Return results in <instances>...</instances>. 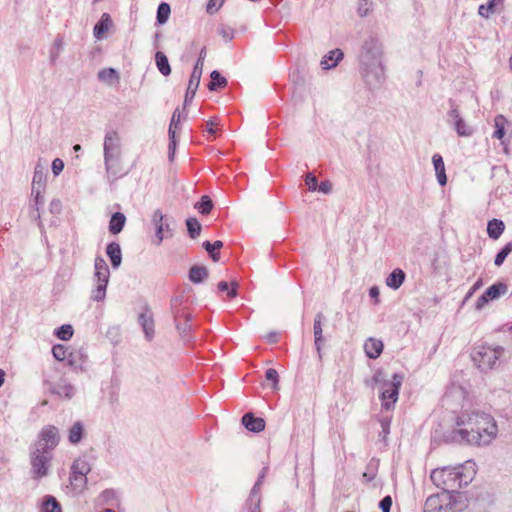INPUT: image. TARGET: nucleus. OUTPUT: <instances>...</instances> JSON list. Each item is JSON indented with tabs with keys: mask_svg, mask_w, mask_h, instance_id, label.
I'll return each mask as SVG.
<instances>
[{
	"mask_svg": "<svg viewBox=\"0 0 512 512\" xmlns=\"http://www.w3.org/2000/svg\"><path fill=\"white\" fill-rule=\"evenodd\" d=\"M383 54V45L377 36L369 35L363 40L358 54L359 70L371 89L380 87L385 80Z\"/></svg>",
	"mask_w": 512,
	"mask_h": 512,
	"instance_id": "nucleus-1",
	"label": "nucleus"
},
{
	"mask_svg": "<svg viewBox=\"0 0 512 512\" xmlns=\"http://www.w3.org/2000/svg\"><path fill=\"white\" fill-rule=\"evenodd\" d=\"M458 433L468 444L488 445L497 435V425L493 417L485 412H465L458 417Z\"/></svg>",
	"mask_w": 512,
	"mask_h": 512,
	"instance_id": "nucleus-2",
	"label": "nucleus"
},
{
	"mask_svg": "<svg viewBox=\"0 0 512 512\" xmlns=\"http://www.w3.org/2000/svg\"><path fill=\"white\" fill-rule=\"evenodd\" d=\"M475 473V463L468 461L454 467L434 469L430 478L438 488L442 489L441 492L459 494L458 490L471 483Z\"/></svg>",
	"mask_w": 512,
	"mask_h": 512,
	"instance_id": "nucleus-3",
	"label": "nucleus"
},
{
	"mask_svg": "<svg viewBox=\"0 0 512 512\" xmlns=\"http://www.w3.org/2000/svg\"><path fill=\"white\" fill-rule=\"evenodd\" d=\"M103 152L107 177L114 180L122 175L120 164L121 144L120 137L116 131L106 133L103 143Z\"/></svg>",
	"mask_w": 512,
	"mask_h": 512,
	"instance_id": "nucleus-4",
	"label": "nucleus"
},
{
	"mask_svg": "<svg viewBox=\"0 0 512 512\" xmlns=\"http://www.w3.org/2000/svg\"><path fill=\"white\" fill-rule=\"evenodd\" d=\"M466 505L461 494L439 492L426 499L423 512H461Z\"/></svg>",
	"mask_w": 512,
	"mask_h": 512,
	"instance_id": "nucleus-5",
	"label": "nucleus"
},
{
	"mask_svg": "<svg viewBox=\"0 0 512 512\" xmlns=\"http://www.w3.org/2000/svg\"><path fill=\"white\" fill-rule=\"evenodd\" d=\"M502 353L503 348L500 346L479 345L473 349L471 357L481 371H488L494 368Z\"/></svg>",
	"mask_w": 512,
	"mask_h": 512,
	"instance_id": "nucleus-6",
	"label": "nucleus"
},
{
	"mask_svg": "<svg viewBox=\"0 0 512 512\" xmlns=\"http://www.w3.org/2000/svg\"><path fill=\"white\" fill-rule=\"evenodd\" d=\"M52 458L53 453L30 447V465L33 479H41L48 475Z\"/></svg>",
	"mask_w": 512,
	"mask_h": 512,
	"instance_id": "nucleus-7",
	"label": "nucleus"
},
{
	"mask_svg": "<svg viewBox=\"0 0 512 512\" xmlns=\"http://www.w3.org/2000/svg\"><path fill=\"white\" fill-rule=\"evenodd\" d=\"M94 277L97 281L95 289L91 292V299L94 301H102L106 297V289L109 282L110 272L106 261L98 256L95 258Z\"/></svg>",
	"mask_w": 512,
	"mask_h": 512,
	"instance_id": "nucleus-8",
	"label": "nucleus"
},
{
	"mask_svg": "<svg viewBox=\"0 0 512 512\" xmlns=\"http://www.w3.org/2000/svg\"><path fill=\"white\" fill-rule=\"evenodd\" d=\"M403 382V375L394 373L391 381H385L382 384V392L380 398L382 400V408L390 410L398 400L399 390Z\"/></svg>",
	"mask_w": 512,
	"mask_h": 512,
	"instance_id": "nucleus-9",
	"label": "nucleus"
},
{
	"mask_svg": "<svg viewBox=\"0 0 512 512\" xmlns=\"http://www.w3.org/2000/svg\"><path fill=\"white\" fill-rule=\"evenodd\" d=\"M59 441L60 434L58 428L54 425H46L41 429L37 440L31 446L52 453L59 444Z\"/></svg>",
	"mask_w": 512,
	"mask_h": 512,
	"instance_id": "nucleus-10",
	"label": "nucleus"
},
{
	"mask_svg": "<svg viewBox=\"0 0 512 512\" xmlns=\"http://www.w3.org/2000/svg\"><path fill=\"white\" fill-rule=\"evenodd\" d=\"M172 220L164 215L160 209L154 211L152 215V224L155 228L156 245H160L166 238L173 237V229L171 228Z\"/></svg>",
	"mask_w": 512,
	"mask_h": 512,
	"instance_id": "nucleus-11",
	"label": "nucleus"
},
{
	"mask_svg": "<svg viewBox=\"0 0 512 512\" xmlns=\"http://www.w3.org/2000/svg\"><path fill=\"white\" fill-rule=\"evenodd\" d=\"M508 290V287L503 282H497L487 288L485 292L478 298L475 304L477 310H482L490 301H494L503 296Z\"/></svg>",
	"mask_w": 512,
	"mask_h": 512,
	"instance_id": "nucleus-12",
	"label": "nucleus"
},
{
	"mask_svg": "<svg viewBox=\"0 0 512 512\" xmlns=\"http://www.w3.org/2000/svg\"><path fill=\"white\" fill-rule=\"evenodd\" d=\"M45 383L50 393L61 399L70 400L76 394V388L66 378H61L58 382Z\"/></svg>",
	"mask_w": 512,
	"mask_h": 512,
	"instance_id": "nucleus-13",
	"label": "nucleus"
},
{
	"mask_svg": "<svg viewBox=\"0 0 512 512\" xmlns=\"http://www.w3.org/2000/svg\"><path fill=\"white\" fill-rule=\"evenodd\" d=\"M324 319V315L322 312H318L314 318L313 324V334H314V344L316 348V352L319 360H322V346L324 343L323 337V329H322V321Z\"/></svg>",
	"mask_w": 512,
	"mask_h": 512,
	"instance_id": "nucleus-14",
	"label": "nucleus"
},
{
	"mask_svg": "<svg viewBox=\"0 0 512 512\" xmlns=\"http://www.w3.org/2000/svg\"><path fill=\"white\" fill-rule=\"evenodd\" d=\"M201 75H202V70H200V67H194L192 74L190 76V79H189V83H188V87H187V91H186V95H185V99H184L183 112H185L186 106L193 100V98L196 94V91H197L199 83H200Z\"/></svg>",
	"mask_w": 512,
	"mask_h": 512,
	"instance_id": "nucleus-15",
	"label": "nucleus"
},
{
	"mask_svg": "<svg viewBox=\"0 0 512 512\" xmlns=\"http://www.w3.org/2000/svg\"><path fill=\"white\" fill-rule=\"evenodd\" d=\"M181 117H182V113L180 112L179 109H176L174 111L171 121H170L169 131H168L169 140H170V143H169L170 159L172 158V156L174 155V152H175V148H176V136L175 135H176V130L180 129Z\"/></svg>",
	"mask_w": 512,
	"mask_h": 512,
	"instance_id": "nucleus-16",
	"label": "nucleus"
},
{
	"mask_svg": "<svg viewBox=\"0 0 512 512\" xmlns=\"http://www.w3.org/2000/svg\"><path fill=\"white\" fill-rule=\"evenodd\" d=\"M138 321L144 331L146 339L151 340L154 336V321L151 312L145 309L144 312L140 313Z\"/></svg>",
	"mask_w": 512,
	"mask_h": 512,
	"instance_id": "nucleus-17",
	"label": "nucleus"
},
{
	"mask_svg": "<svg viewBox=\"0 0 512 512\" xmlns=\"http://www.w3.org/2000/svg\"><path fill=\"white\" fill-rule=\"evenodd\" d=\"M242 424L245 428L252 432H261L265 429V421L263 418L254 417L252 413H246L242 417Z\"/></svg>",
	"mask_w": 512,
	"mask_h": 512,
	"instance_id": "nucleus-18",
	"label": "nucleus"
},
{
	"mask_svg": "<svg viewBox=\"0 0 512 512\" xmlns=\"http://www.w3.org/2000/svg\"><path fill=\"white\" fill-rule=\"evenodd\" d=\"M364 350L370 359H377L383 351V343L376 338H368L364 343Z\"/></svg>",
	"mask_w": 512,
	"mask_h": 512,
	"instance_id": "nucleus-19",
	"label": "nucleus"
},
{
	"mask_svg": "<svg viewBox=\"0 0 512 512\" xmlns=\"http://www.w3.org/2000/svg\"><path fill=\"white\" fill-rule=\"evenodd\" d=\"M343 56L344 54L341 49L331 50L322 58L320 65L324 70L334 68L342 60Z\"/></svg>",
	"mask_w": 512,
	"mask_h": 512,
	"instance_id": "nucleus-20",
	"label": "nucleus"
},
{
	"mask_svg": "<svg viewBox=\"0 0 512 512\" xmlns=\"http://www.w3.org/2000/svg\"><path fill=\"white\" fill-rule=\"evenodd\" d=\"M405 278V272L400 268H396L387 276L386 285L393 290H397L401 287Z\"/></svg>",
	"mask_w": 512,
	"mask_h": 512,
	"instance_id": "nucleus-21",
	"label": "nucleus"
},
{
	"mask_svg": "<svg viewBox=\"0 0 512 512\" xmlns=\"http://www.w3.org/2000/svg\"><path fill=\"white\" fill-rule=\"evenodd\" d=\"M47 175L45 173V166L38 162L34 169L32 188L45 189Z\"/></svg>",
	"mask_w": 512,
	"mask_h": 512,
	"instance_id": "nucleus-22",
	"label": "nucleus"
},
{
	"mask_svg": "<svg viewBox=\"0 0 512 512\" xmlns=\"http://www.w3.org/2000/svg\"><path fill=\"white\" fill-rule=\"evenodd\" d=\"M106 253L111 261L113 268H118L122 262V253L120 245L116 242H111L107 245Z\"/></svg>",
	"mask_w": 512,
	"mask_h": 512,
	"instance_id": "nucleus-23",
	"label": "nucleus"
},
{
	"mask_svg": "<svg viewBox=\"0 0 512 512\" xmlns=\"http://www.w3.org/2000/svg\"><path fill=\"white\" fill-rule=\"evenodd\" d=\"M432 162L439 184L441 186L446 185L447 177L445 173V165L442 156L440 154H434L432 157Z\"/></svg>",
	"mask_w": 512,
	"mask_h": 512,
	"instance_id": "nucleus-24",
	"label": "nucleus"
},
{
	"mask_svg": "<svg viewBox=\"0 0 512 512\" xmlns=\"http://www.w3.org/2000/svg\"><path fill=\"white\" fill-rule=\"evenodd\" d=\"M85 434V428L81 421H76L68 431V441L76 445L78 444Z\"/></svg>",
	"mask_w": 512,
	"mask_h": 512,
	"instance_id": "nucleus-25",
	"label": "nucleus"
},
{
	"mask_svg": "<svg viewBox=\"0 0 512 512\" xmlns=\"http://www.w3.org/2000/svg\"><path fill=\"white\" fill-rule=\"evenodd\" d=\"M126 223V217L121 212H115L109 222V231L111 234H118L122 231Z\"/></svg>",
	"mask_w": 512,
	"mask_h": 512,
	"instance_id": "nucleus-26",
	"label": "nucleus"
},
{
	"mask_svg": "<svg viewBox=\"0 0 512 512\" xmlns=\"http://www.w3.org/2000/svg\"><path fill=\"white\" fill-rule=\"evenodd\" d=\"M505 225L502 220L492 219L488 222L487 233L488 236L494 240L498 239L504 232Z\"/></svg>",
	"mask_w": 512,
	"mask_h": 512,
	"instance_id": "nucleus-27",
	"label": "nucleus"
},
{
	"mask_svg": "<svg viewBox=\"0 0 512 512\" xmlns=\"http://www.w3.org/2000/svg\"><path fill=\"white\" fill-rule=\"evenodd\" d=\"M208 277V269L205 266L194 265L190 268L189 279L193 283H201Z\"/></svg>",
	"mask_w": 512,
	"mask_h": 512,
	"instance_id": "nucleus-28",
	"label": "nucleus"
},
{
	"mask_svg": "<svg viewBox=\"0 0 512 512\" xmlns=\"http://www.w3.org/2000/svg\"><path fill=\"white\" fill-rule=\"evenodd\" d=\"M69 479L72 489L76 493H82L86 489L87 477L85 475L70 473Z\"/></svg>",
	"mask_w": 512,
	"mask_h": 512,
	"instance_id": "nucleus-29",
	"label": "nucleus"
},
{
	"mask_svg": "<svg viewBox=\"0 0 512 512\" xmlns=\"http://www.w3.org/2000/svg\"><path fill=\"white\" fill-rule=\"evenodd\" d=\"M91 471V466L85 458L76 459L71 466V473L85 475Z\"/></svg>",
	"mask_w": 512,
	"mask_h": 512,
	"instance_id": "nucleus-30",
	"label": "nucleus"
},
{
	"mask_svg": "<svg viewBox=\"0 0 512 512\" xmlns=\"http://www.w3.org/2000/svg\"><path fill=\"white\" fill-rule=\"evenodd\" d=\"M111 19L108 13H103L100 20L94 26V36L100 38L109 28Z\"/></svg>",
	"mask_w": 512,
	"mask_h": 512,
	"instance_id": "nucleus-31",
	"label": "nucleus"
},
{
	"mask_svg": "<svg viewBox=\"0 0 512 512\" xmlns=\"http://www.w3.org/2000/svg\"><path fill=\"white\" fill-rule=\"evenodd\" d=\"M155 61H156L157 68L161 72V74H163L164 76L170 75L171 67L169 65L167 56L163 52H161V51L156 52Z\"/></svg>",
	"mask_w": 512,
	"mask_h": 512,
	"instance_id": "nucleus-32",
	"label": "nucleus"
},
{
	"mask_svg": "<svg viewBox=\"0 0 512 512\" xmlns=\"http://www.w3.org/2000/svg\"><path fill=\"white\" fill-rule=\"evenodd\" d=\"M210 77H211V81L208 84V89L210 91H215L218 88L226 87V85H227L226 78L221 76V74L217 70L212 71Z\"/></svg>",
	"mask_w": 512,
	"mask_h": 512,
	"instance_id": "nucleus-33",
	"label": "nucleus"
},
{
	"mask_svg": "<svg viewBox=\"0 0 512 512\" xmlns=\"http://www.w3.org/2000/svg\"><path fill=\"white\" fill-rule=\"evenodd\" d=\"M203 248L209 253L210 257L213 261H218L220 258L219 252L217 250L223 247V242L220 240L215 241L214 243H210L209 241H205L202 244Z\"/></svg>",
	"mask_w": 512,
	"mask_h": 512,
	"instance_id": "nucleus-34",
	"label": "nucleus"
},
{
	"mask_svg": "<svg viewBox=\"0 0 512 512\" xmlns=\"http://www.w3.org/2000/svg\"><path fill=\"white\" fill-rule=\"evenodd\" d=\"M260 502L261 497L256 495L255 489L253 493H250L246 507L242 510V512H261Z\"/></svg>",
	"mask_w": 512,
	"mask_h": 512,
	"instance_id": "nucleus-35",
	"label": "nucleus"
},
{
	"mask_svg": "<svg viewBox=\"0 0 512 512\" xmlns=\"http://www.w3.org/2000/svg\"><path fill=\"white\" fill-rule=\"evenodd\" d=\"M448 103L450 110L447 113V121L450 125L453 126L455 123H457V120L461 119L462 117L460 115L459 107L455 100L449 99Z\"/></svg>",
	"mask_w": 512,
	"mask_h": 512,
	"instance_id": "nucleus-36",
	"label": "nucleus"
},
{
	"mask_svg": "<svg viewBox=\"0 0 512 512\" xmlns=\"http://www.w3.org/2000/svg\"><path fill=\"white\" fill-rule=\"evenodd\" d=\"M44 512H62L60 503L53 496L47 495L43 501Z\"/></svg>",
	"mask_w": 512,
	"mask_h": 512,
	"instance_id": "nucleus-37",
	"label": "nucleus"
},
{
	"mask_svg": "<svg viewBox=\"0 0 512 512\" xmlns=\"http://www.w3.org/2000/svg\"><path fill=\"white\" fill-rule=\"evenodd\" d=\"M171 9L170 5L166 2H162L159 4L157 8V15L156 19L158 24L163 25L167 22L169 15H170Z\"/></svg>",
	"mask_w": 512,
	"mask_h": 512,
	"instance_id": "nucleus-38",
	"label": "nucleus"
},
{
	"mask_svg": "<svg viewBox=\"0 0 512 512\" xmlns=\"http://www.w3.org/2000/svg\"><path fill=\"white\" fill-rule=\"evenodd\" d=\"M453 127L460 137H469L473 134V129L464 121L463 118L458 119L457 123H455Z\"/></svg>",
	"mask_w": 512,
	"mask_h": 512,
	"instance_id": "nucleus-39",
	"label": "nucleus"
},
{
	"mask_svg": "<svg viewBox=\"0 0 512 512\" xmlns=\"http://www.w3.org/2000/svg\"><path fill=\"white\" fill-rule=\"evenodd\" d=\"M186 226L189 233V236L193 239L198 237L201 232V224L196 218H188L186 220Z\"/></svg>",
	"mask_w": 512,
	"mask_h": 512,
	"instance_id": "nucleus-40",
	"label": "nucleus"
},
{
	"mask_svg": "<svg viewBox=\"0 0 512 512\" xmlns=\"http://www.w3.org/2000/svg\"><path fill=\"white\" fill-rule=\"evenodd\" d=\"M237 287L238 283L235 281L231 283V287L226 281H221L217 285L218 290L221 292H226L229 298H235L237 296Z\"/></svg>",
	"mask_w": 512,
	"mask_h": 512,
	"instance_id": "nucleus-41",
	"label": "nucleus"
},
{
	"mask_svg": "<svg viewBox=\"0 0 512 512\" xmlns=\"http://www.w3.org/2000/svg\"><path fill=\"white\" fill-rule=\"evenodd\" d=\"M195 207L201 214L207 215L212 210L213 203L209 196L204 195L201 197L200 201L195 205Z\"/></svg>",
	"mask_w": 512,
	"mask_h": 512,
	"instance_id": "nucleus-42",
	"label": "nucleus"
},
{
	"mask_svg": "<svg viewBox=\"0 0 512 512\" xmlns=\"http://www.w3.org/2000/svg\"><path fill=\"white\" fill-rule=\"evenodd\" d=\"M98 79L100 81L111 83L113 80H118L119 76L115 69L104 68L98 72Z\"/></svg>",
	"mask_w": 512,
	"mask_h": 512,
	"instance_id": "nucleus-43",
	"label": "nucleus"
},
{
	"mask_svg": "<svg viewBox=\"0 0 512 512\" xmlns=\"http://www.w3.org/2000/svg\"><path fill=\"white\" fill-rule=\"evenodd\" d=\"M505 122L506 119L502 115H498L495 117V131L493 133V137L497 139H502L505 135Z\"/></svg>",
	"mask_w": 512,
	"mask_h": 512,
	"instance_id": "nucleus-44",
	"label": "nucleus"
},
{
	"mask_svg": "<svg viewBox=\"0 0 512 512\" xmlns=\"http://www.w3.org/2000/svg\"><path fill=\"white\" fill-rule=\"evenodd\" d=\"M73 332V327L69 324H65L55 330V335L59 339L67 341L73 336Z\"/></svg>",
	"mask_w": 512,
	"mask_h": 512,
	"instance_id": "nucleus-45",
	"label": "nucleus"
},
{
	"mask_svg": "<svg viewBox=\"0 0 512 512\" xmlns=\"http://www.w3.org/2000/svg\"><path fill=\"white\" fill-rule=\"evenodd\" d=\"M512 252V243H507L496 255L494 263L496 266H501L506 257Z\"/></svg>",
	"mask_w": 512,
	"mask_h": 512,
	"instance_id": "nucleus-46",
	"label": "nucleus"
},
{
	"mask_svg": "<svg viewBox=\"0 0 512 512\" xmlns=\"http://www.w3.org/2000/svg\"><path fill=\"white\" fill-rule=\"evenodd\" d=\"M69 353L70 352H69L68 348L62 344L54 345L52 348L53 356L55 357V359H57L59 361L66 360Z\"/></svg>",
	"mask_w": 512,
	"mask_h": 512,
	"instance_id": "nucleus-47",
	"label": "nucleus"
},
{
	"mask_svg": "<svg viewBox=\"0 0 512 512\" xmlns=\"http://www.w3.org/2000/svg\"><path fill=\"white\" fill-rule=\"evenodd\" d=\"M372 8V1L371 0H359L358 7H357V13L360 17H365L369 14Z\"/></svg>",
	"mask_w": 512,
	"mask_h": 512,
	"instance_id": "nucleus-48",
	"label": "nucleus"
},
{
	"mask_svg": "<svg viewBox=\"0 0 512 512\" xmlns=\"http://www.w3.org/2000/svg\"><path fill=\"white\" fill-rule=\"evenodd\" d=\"M184 318H185L184 324H179V323L176 324V328L179 331V334L181 335L182 338H185L191 329V325L189 324V321L191 320L190 314H185Z\"/></svg>",
	"mask_w": 512,
	"mask_h": 512,
	"instance_id": "nucleus-49",
	"label": "nucleus"
},
{
	"mask_svg": "<svg viewBox=\"0 0 512 512\" xmlns=\"http://www.w3.org/2000/svg\"><path fill=\"white\" fill-rule=\"evenodd\" d=\"M224 2L225 0H209L206 6L207 13L213 15L223 6Z\"/></svg>",
	"mask_w": 512,
	"mask_h": 512,
	"instance_id": "nucleus-50",
	"label": "nucleus"
},
{
	"mask_svg": "<svg viewBox=\"0 0 512 512\" xmlns=\"http://www.w3.org/2000/svg\"><path fill=\"white\" fill-rule=\"evenodd\" d=\"M217 32L226 41H231L234 38V30L226 25L220 26Z\"/></svg>",
	"mask_w": 512,
	"mask_h": 512,
	"instance_id": "nucleus-51",
	"label": "nucleus"
},
{
	"mask_svg": "<svg viewBox=\"0 0 512 512\" xmlns=\"http://www.w3.org/2000/svg\"><path fill=\"white\" fill-rule=\"evenodd\" d=\"M265 377H266V379L268 381L272 382V387L274 389L278 388L279 375H278V372L275 369H273V368L267 369L266 373H265Z\"/></svg>",
	"mask_w": 512,
	"mask_h": 512,
	"instance_id": "nucleus-52",
	"label": "nucleus"
},
{
	"mask_svg": "<svg viewBox=\"0 0 512 512\" xmlns=\"http://www.w3.org/2000/svg\"><path fill=\"white\" fill-rule=\"evenodd\" d=\"M494 7H495V0H490L486 6L480 5L479 10H478L479 15H481L482 17L488 18L489 15L494 12Z\"/></svg>",
	"mask_w": 512,
	"mask_h": 512,
	"instance_id": "nucleus-53",
	"label": "nucleus"
},
{
	"mask_svg": "<svg viewBox=\"0 0 512 512\" xmlns=\"http://www.w3.org/2000/svg\"><path fill=\"white\" fill-rule=\"evenodd\" d=\"M267 472H268V468H267V467H264V468L261 470V472H260V474H259V476H258V480H257V481H256V483L254 484V486H253V488H252V490H251V492H250V493H253V492H254V490L256 489V495H257V496H260V486H261L262 481H263V479L265 478V476H266Z\"/></svg>",
	"mask_w": 512,
	"mask_h": 512,
	"instance_id": "nucleus-54",
	"label": "nucleus"
},
{
	"mask_svg": "<svg viewBox=\"0 0 512 512\" xmlns=\"http://www.w3.org/2000/svg\"><path fill=\"white\" fill-rule=\"evenodd\" d=\"M305 184L308 186L310 191H316L318 187V180L312 173H308L305 178Z\"/></svg>",
	"mask_w": 512,
	"mask_h": 512,
	"instance_id": "nucleus-55",
	"label": "nucleus"
},
{
	"mask_svg": "<svg viewBox=\"0 0 512 512\" xmlns=\"http://www.w3.org/2000/svg\"><path fill=\"white\" fill-rule=\"evenodd\" d=\"M392 506V498L390 495L385 496L379 502V507L382 512H390Z\"/></svg>",
	"mask_w": 512,
	"mask_h": 512,
	"instance_id": "nucleus-56",
	"label": "nucleus"
},
{
	"mask_svg": "<svg viewBox=\"0 0 512 512\" xmlns=\"http://www.w3.org/2000/svg\"><path fill=\"white\" fill-rule=\"evenodd\" d=\"M43 192H44V189H36V188L31 189V193L34 196L36 206L44 203Z\"/></svg>",
	"mask_w": 512,
	"mask_h": 512,
	"instance_id": "nucleus-57",
	"label": "nucleus"
},
{
	"mask_svg": "<svg viewBox=\"0 0 512 512\" xmlns=\"http://www.w3.org/2000/svg\"><path fill=\"white\" fill-rule=\"evenodd\" d=\"M64 169V162L60 158H55L52 162V171L55 176L59 175Z\"/></svg>",
	"mask_w": 512,
	"mask_h": 512,
	"instance_id": "nucleus-58",
	"label": "nucleus"
},
{
	"mask_svg": "<svg viewBox=\"0 0 512 512\" xmlns=\"http://www.w3.org/2000/svg\"><path fill=\"white\" fill-rule=\"evenodd\" d=\"M317 190L324 194H329L332 191V184L328 180L322 181L318 184Z\"/></svg>",
	"mask_w": 512,
	"mask_h": 512,
	"instance_id": "nucleus-59",
	"label": "nucleus"
},
{
	"mask_svg": "<svg viewBox=\"0 0 512 512\" xmlns=\"http://www.w3.org/2000/svg\"><path fill=\"white\" fill-rule=\"evenodd\" d=\"M482 285V279H478L466 294L465 300H468Z\"/></svg>",
	"mask_w": 512,
	"mask_h": 512,
	"instance_id": "nucleus-60",
	"label": "nucleus"
},
{
	"mask_svg": "<svg viewBox=\"0 0 512 512\" xmlns=\"http://www.w3.org/2000/svg\"><path fill=\"white\" fill-rule=\"evenodd\" d=\"M206 47H203L199 53V57H198V60L195 64L194 67H200V70H203V65H204V60H205V57H206Z\"/></svg>",
	"mask_w": 512,
	"mask_h": 512,
	"instance_id": "nucleus-61",
	"label": "nucleus"
},
{
	"mask_svg": "<svg viewBox=\"0 0 512 512\" xmlns=\"http://www.w3.org/2000/svg\"><path fill=\"white\" fill-rule=\"evenodd\" d=\"M218 125L215 120H208L205 124V131L209 134L214 135L216 133L215 126Z\"/></svg>",
	"mask_w": 512,
	"mask_h": 512,
	"instance_id": "nucleus-62",
	"label": "nucleus"
},
{
	"mask_svg": "<svg viewBox=\"0 0 512 512\" xmlns=\"http://www.w3.org/2000/svg\"><path fill=\"white\" fill-rule=\"evenodd\" d=\"M379 294H380V292H379L378 287L373 286V287L370 288L369 295H370L371 298L375 299V303L379 302V299H378Z\"/></svg>",
	"mask_w": 512,
	"mask_h": 512,
	"instance_id": "nucleus-63",
	"label": "nucleus"
},
{
	"mask_svg": "<svg viewBox=\"0 0 512 512\" xmlns=\"http://www.w3.org/2000/svg\"><path fill=\"white\" fill-rule=\"evenodd\" d=\"M50 209L52 212H59L61 209V202L59 200H52L50 203Z\"/></svg>",
	"mask_w": 512,
	"mask_h": 512,
	"instance_id": "nucleus-64",
	"label": "nucleus"
}]
</instances>
